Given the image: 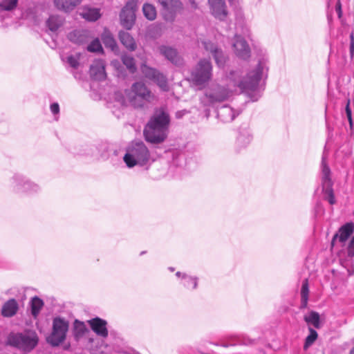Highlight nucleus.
I'll list each match as a JSON object with an SVG mask.
<instances>
[{"instance_id":"obj_37","label":"nucleus","mask_w":354,"mask_h":354,"mask_svg":"<svg viewBox=\"0 0 354 354\" xmlns=\"http://www.w3.org/2000/svg\"><path fill=\"white\" fill-rule=\"evenodd\" d=\"M44 306L43 301L38 297H34L31 300V313L34 317H37Z\"/></svg>"},{"instance_id":"obj_33","label":"nucleus","mask_w":354,"mask_h":354,"mask_svg":"<svg viewBox=\"0 0 354 354\" xmlns=\"http://www.w3.org/2000/svg\"><path fill=\"white\" fill-rule=\"evenodd\" d=\"M304 319L308 325H312L316 328H320V317L318 313L311 311L309 314L306 315Z\"/></svg>"},{"instance_id":"obj_19","label":"nucleus","mask_w":354,"mask_h":354,"mask_svg":"<svg viewBox=\"0 0 354 354\" xmlns=\"http://www.w3.org/2000/svg\"><path fill=\"white\" fill-rule=\"evenodd\" d=\"M112 147V145L109 142H100L91 149L92 152L91 153L87 154L94 156L96 158L106 160L110 156V151H111Z\"/></svg>"},{"instance_id":"obj_10","label":"nucleus","mask_w":354,"mask_h":354,"mask_svg":"<svg viewBox=\"0 0 354 354\" xmlns=\"http://www.w3.org/2000/svg\"><path fill=\"white\" fill-rule=\"evenodd\" d=\"M138 3V0L128 1L120 14V23L127 30L131 29L135 24Z\"/></svg>"},{"instance_id":"obj_51","label":"nucleus","mask_w":354,"mask_h":354,"mask_svg":"<svg viewBox=\"0 0 354 354\" xmlns=\"http://www.w3.org/2000/svg\"><path fill=\"white\" fill-rule=\"evenodd\" d=\"M119 62L118 61H113L112 62V64L114 66H116L117 64H118Z\"/></svg>"},{"instance_id":"obj_12","label":"nucleus","mask_w":354,"mask_h":354,"mask_svg":"<svg viewBox=\"0 0 354 354\" xmlns=\"http://www.w3.org/2000/svg\"><path fill=\"white\" fill-rule=\"evenodd\" d=\"M322 189L327 195V200L330 204L333 205L335 203V196L332 189V181L330 178V170L326 162V153H324L322 160Z\"/></svg>"},{"instance_id":"obj_15","label":"nucleus","mask_w":354,"mask_h":354,"mask_svg":"<svg viewBox=\"0 0 354 354\" xmlns=\"http://www.w3.org/2000/svg\"><path fill=\"white\" fill-rule=\"evenodd\" d=\"M354 232V223H348L342 226L338 232L336 233L331 241L332 246H335L337 243H340L343 246L347 239Z\"/></svg>"},{"instance_id":"obj_20","label":"nucleus","mask_w":354,"mask_h":354,"mask_svg":"<svg viewBox=\"0 0 354 354\" xmlns=\"http://www.w3.org/2000/svg\"><path fill=\"white\" fill-rule=\"evenodd\" d=\"M176 276L181 280L180 284L185 288L189 290H194L197 288L198 283V278L197 277L189 275L185 272L179 271L176 273Z\"/></svg>"},{"instance_id":"obj_16","label":"nucleus","mask_w":354,"mask_h":354,"mask_svg":"<svg viewBox=\"0 0 354 354\" xmlns=\"http://www.w3.org/2000/svg\"><path fill=\"white\" fill-rule=\"evenodd\" d=\"M211 13L219 20H224L227 16L225 0H208Z\"/></svg>"},{"instance_id":"obj_4","label":"nucleus","mask_w":354,"mask_h":354,"mask_svg":"<svg viewBox=\"0 0 354 354\" xmlns=\"http://www.w3.org/2000/svg\"><path fill=\"white\" fill-rule=\"evenodd\" d=\"M129 104L136 108H142L146 102H151L155 100V95L149 88L141 82H137L131 87L130 90H125Z\"/></svg>"},{"instance_id":"obj_39","label":"nucleus","mask_w":354,"mask_h":354,"mask_svg":"<svg viewBox=\"0 0 354 354\" xmlns=\"http://www.w3.org/2000/svg\"><path fill=\"white\" fill-rule=\"evenodd\" d=\"M87 50L91 53H102L103 48L99 39H93L87 46Z\"/></svg>"},{"instance_id":"obj_52","label":"nucleus","mask_w":354,"mask_h":354,"mask_svg":"<svg viewBox=\"0 0 354 354\" xmlns=\"http://www.w3.org/2000/svg\"><path fill=\"white\" fill-rule=\"evenodd\" d=\"M168 269H169L171 272H174V270H175V269H174V268H173V267H169Z\"/></svg>"},{"instance_id":"obj_23","label":"nucleus","mask_w":354,"mask_h":354,"mask_svg":"<svg viewBox=\"0 0 354 354\" xmlns=\"http://www.w3.org/2000/svg\"><path fill=\"white\" fill-rule=\"evenodd\" d=\"M252 140V136L249 129H241L236 140V147L241 150L248 147Z\"/></svg>"},{"instance_id":"obj_28","label":"nucleus","mask_w":354,"mask_h":354,"mask_svg":"<svg viewBox=\"0 0 354 354\" xmlns=\"http://www.w3.org/2000/svg\"><path fill=\"white\" fill-rule=\"evenodd\" d=\"M18 4V0H1L0 1V27L3 26L2 17L4 12L14 10Z\"/></svg>"},{"instance_id":"obj_17","label":"nucleus","mask_w":354,"mask_h":354,"mask_svg":"<svg viewBox=\"0 0 354 354\" xmlns=\"http://www.w3.org/2000/svg\"><path fill=\"white\" fill-rule=\"evenodd\" d=\"M91 330L98 336L106 338L108 335L107 322L100 317H95L88 321Z\"/></svg>"},{"instance_id":"obj_38","label":"nucleus","mask_w":354,"mask_h":354,"mask_svg":"<svg viewBox=\"0 0 354 354\" xmlns=\"http://www.w3.org/2000/svg\"><path fill=\"white\" fill-rule=\"evenodd\" d=\"M308 330L310 333L306 337L305 343L304 345V350H307L310 346H312L318 337V334L315 330H314L311 327H309Z\"/></svg>"},{"instance_id":"obj_46","label":"nucleus","mask_w":354,"mask_h":354,"mask_svg":"<svg viewBox=\"0 0 354 354\" xmlns=\"http://www.w3.org/2000/svg\"><path fill=\"white\" fill-rule=\"evenodd\" d=\"M243 35L245 37L250 38V31L248 27H245L243 30Z\"/></svg>"},{"instance_id":"obj_2","label":"nucleus","mask_w":354,"mask_h":354,"mask_svg":"<svg viewBox=\"0 0 354 354\" xmlns=\"http://www.w3.org/2000/svg\"><path fill=\"white\" fill-rule=\"evenodd\" d=\"M169 121V114L163 108L156 110L144 129L145 140L153 144L162 142L167 136Z\"/></svg>"},{"instance_id":"obj_25","label":"nucleus","mask_w":354,"mask_h":354,"mask_svg":"<svg viewBox=\"0 0 354 354\" xmlns=\"http://www.w3.org/2000/svg\"><path fill=\"white\" fill-rule=\"evenodd\" d=\"M68 37L73 43L83 44L88 39V31L86 30H75L68 34Z\"/></svg>"},{"instance_id":"obj_49","label":"nucleus","mask_w":354,"mask_h":354,"mask_svg":"<svg viewBox=\"0 0 354 354\" xmlns=\"http://www.w3.org/2000/svg\"><path fill=\"white\" fill-rule=\"evenodd\" d=\"M229 3L231 4V5H234L235 4L236 2L239 1V0H228Z\"/></svg>"},{"instance_id":"obj_41","label":"nucleus","mask_w":354,"mask_h":354,"mask_svg":"<svg viewBox=\"0 0 354 354\" xmlns=\"http://www.w3.org/2000/svg\"><path fill=\"white\" fill-rule=\"evenodd\" d=\"M51 113L55 115V120H57L59 113V105L57 102H53L50 106Z\"/></svg>"},{"instance_id":"obj_5","label":"nucleus","mask_w":354,"mask_h":354,"mask_svg":"<svg viewBox=\"0 0 354 354\" xmlns=\"http://www.w3.org/2000/svg\"><path fill=\"white\" fill-rule=\"evenodd\" d=\"M212 64L209 60L201 59L192 71L191 78L196 86L204 87L212 78Z\"/></svg>"},{"instance_id":"obj_55","label":"nucleus","mask_w":354,"mask_h":354,"mask_svg":"<svg viewBox=\"0 0 354 354\" xmlns=\"http://www.w3.org/2000/svg\"><path fill=\"white\" fill-rule=\"evenodd\" d=\"M140 254H145V252H142Z\"/></svg>"},{"instance_id":"obj_40","label":"nucleus","mask_w":354,"mask_h":354,"mask_svg":"<svg viewBox=\"0 0 354 354\" xmlns=\"http://www.w3.org/2000/svg\"><path fill=\"white\" fill-rule=\"evenodd\" d=\"M114 97L115 100L119 103L121 106H127L129 101L128 100L127 95L126 93H123L121 91H117L114 94Z\"/></svg>"},{"instance_id":"obj_11","label":"nucleus","mask_w":354,"mask_h":354,"mask_svg":"<svg viewBox=\"0 0 354 354\" xmlns=\"http://www.w3.org/2000/svg\"><path fill=\"white\" fill-rule=\"evenodd\" d=\"M161 6L165 20L173 21L178 12L183 10V3L180 0H157Z\"/></svg>"},{"instance_id":"obj_30","label":"nucleus","mask_w":354,"mask_h":354,"mask_svg":"<svg viewBox=\"0 0 354 354\" xmlns=\"http://www.w3.org/2000/svg\"><path fill=\"white\" fill-rule=\"evenodd\" d=\"M88 330L84 322L75 319L73 323V335L75 340H80Z\"/></svg>"},{"instance_id":"obj_3","label":"nucleus","mask_w":354,"mask_h":354,"mask_svg":"<svg viewBox=\"0 0 354 354\" xmlns=\"http://www.w3.org/2000/svg\"><path fill=\"white\" fill-rule=\"evenodd\" d=\"M151 159L150 152L143 142H133L127 147L123 161L129 168L147 165Z\"/></svg>"},{"instance_id":"obj_24","label":"nucleus","mask_w":354,"mask_h":354,"mask_svg":"<svg viewBox=\"0 0 354 354\" xmlns=\"http://www.w3.org/2000/svg\"><path fill=\"white\" fill-rule=\"evenodd\" d=\"M119 39L124 46L129 50L134 51L136 49V43L134 38L128 32L121 30L118 34Z\"/></svg>"},{"instance_id":"obj_31","label":"nucleus","mask_w":354,"mask_h":354,"mask_svg":"<svg viewBox=\"0 0 354 354\" xmlns=\"http://www.w3.org/2000/svg\"><path fill=\"white\" fill-rule=\"evenodd\" d=\"M82 17L87 21H95L97 20L101 14L98 8L85 7L80 13Z\"/></svg>"},{"instance_id":"obj_14","label":"nucleus","mask_w":354,"mask_h":354,"mask_svg":"<svg viewBox=\"0 0 354 354\" xmlns=\"http://www.w3.org/2000/svg\"><path fill=\"white\" fill-rule=\"evenodd\" d=\"M233 48L238 57L248 59L250 57V48L242 36L237 34L235 35Z\"/></svg>"},{"instance_id":"obj_1","label":"nucleus","mask_w":354,"mask_h":354,"mask_svg":"<svg viewBox=\"0 0 354 354\" xmlns=\"http://www.w3.org/2000/svg\"><path fill=\"white\" fill-rule=\"evenodd\" d=\"M266 60L262 59L254 70L243 76L241 70H233L226 77L225 85L212 84L205 91L201 97V102L204 106H214L218 103L228 100L232 95L246 93L252 101H257L261 96L262 89L259 84L264 73H267Z\"/></svg>"},{"instance_id":"obj_43","label":"nucleus","mask_w":354,"mask_h":354,"mask_svg":"<svg viewBox=\"0 0 354 354\" xmlns=\"http://www.w3.org/2000/svg\"><path fill=\"white\" fill-rule=\"evenodd\" d=\"M347 252L349 257H354V236L351 238V241H349L347 248Z\"/></svg>"},{"instance_id":"obj_35","label":"nucleus","mask_w":354,"mask_h":354,"mask_svg":"<svg viewBox=\"0 0 354 354\" xmlns=\"http://www.w3.org/2000/svg\"><path fill=\"white\" fill-rule=\"evenodd\" d=\"M309 288L308 279H306L301 288V308H306L308 301Z\"/></svg>"},{"instance_id":"obj_50","label":"nucleus","mask_w":354,"mask_h":354,"mask_svg":"<svg viewBox=\"0 0 354 354\" xmlns=\"http://www.w3.org/2000/svg\"><path fill=\"white\" fill-rule=\"evenodd\" d=\"M350 39H351V42H354V34H353V32L351 33V35H350Z\"/></svg>"},{"instance_id":"obj_13","label":"nucleus","mask_w":354,"mask_h":354,"mask_svg":"<svg viewBox=\"0 0 354 354\" xmlns=\"http://www.w3.org/2000/svg\"><path fill=\"white\" fill-rule=\"evenodd\" d=\"M202 44L204 48L212 55L216 65L219 68H223L227 60V57L222 50L209 41H203Z\"/></svg>"},{"instance_id":"obj_18","label":"nucleus","mask_w":354,"mask_h":354,"mask_svg":"<svg viewBox=\"0 0 354 354\" xmlns=\"http://www.w3.org/2000/svg\"><path fill=\"white\" fill-rule=\"evenodd\" d=\"M90 75L95 80H104L106 78L105 64L102 59H96L91 65Z\"/></svg>"},{"instance_id":"obj_27","label":"nucleus","mask_w":354,"mask_h":354,"mask_svg":"<svg viewBox=\"0 0 354 354\" xmlns=\"http://www.w3.org/2000/svg\"><path fill=\"white\" fill-rule=\"evenodd\" d=\"M102 40L106 48H110L115 53H118L117 43L112 34L107 30H104L102 34Z\"/></svg>"},{"instance_id":"obj_44","label":"nucleus","mask_w":354,"mask_h":354,"mask_svg":"<svg viewBox=\"0 0 354 354\" xmlns=\"http://www.w3.org/2000/svg\"><path fill=\"white\" fill-rule=\"evenodd\" d=\"M349 104H350V102L348 101L346 106V116H347L348 120L349 122L350 126H351V127H352V126H353L352 113H351V110L350 109Z\"/></svg>"},{"instance_id":"obj_54","label":"nucleus","mask_w":354,"mask_h":354,"mask_svg":"<svg viewBox=\"0 0 354 354\" xmlns=\"http://www.w3.org/2000/svg\"><path fill=\"white\" fill-rule=\"evenodd\" d=\"M328 21H329V22H330V20H331V17H330V15H328Z\"/></svg>"},{"instance_id":"obj_34","label":"nucleus","mask_w":354,"mask_h":354,"mask_svg":"<svg viewBox=\"0 0 354 354\" xmlns=\"http://www.w3.org/2000/svg\"><path fill=\"white\" fill-rule=\"evenodd\" d=\"M142 12L144 16L150 21H153L157 16L156 7L151 3H146L142 6Z\"/></svg>"},{"instance_id":"obj_9","label":"nucleus","mask_w":354,"mask_h":354,"mask_svg":"<svg viewBox=\"0 0 354 354\" xmlns=\"http://www.w3.org/2000/svg\"><path fill=\"white\" fill-rule=\"evenodd\" d=\"M140 71L145 77L153 81L161 91H168L169 90L167 78L163 73L145 64L141 65Z\"/></svg>"},{"instance_id":"obj_7","label":"nucleus","mask_w":354,"mask_h":354,"mask_svg":"<svg viewBox=\"0 0 354 354\" xmlns=\"http://www.w3.org/2000/svg\"><path fill=\"white\" fill-rule=\"evenodd\" d=\"M8 342L11 346L24 352H29L37 344L38 337L35 333L30 331L24 333H12L9 335Z\"/></svg>"},{"instance_id":"obj_22","label":"nucleus","mask_w":354,"mask_h":354,"mask_svg":"<svg viewBox=\"0 0 354 354\" xmlns=\"http://www.w3.org/2000/svg\"><path fill=\"white\" fill-rule=\"evenodd\" d=\"M239 114V112L229 106H223L217 111V117L223 122H232Z\"/></svg>"},{"instance_id":"obj_45","label":"nucleus","mask_w":354,"mask_h":354,"mask_svg":"<svg viewBox=\"0 0 354 354\" xmlns=\"http://www.w3.org/2000/svg\"><path fill=\"white\" fill-rule=\"evenodd\" d=\"M335 11L337 14L338 18L341 19L342 16V10L340 0L337 1V3L335 4Z\"/></svg>"},{"instance_id":"obj_42","label":"nucleus","mask_w":354,"mask_h":354,"mask_svg":"<svg viewBox=\"0 0 354 354\" xmlns=\"http://www.w3.org/2000/svg\"><path fill=\"white\" fill-rule=\"evenodd\" d=\"M67 62L73 68H77L79 66L78 59L73 55L68 56L67 57Z\"/></svg>"},{"instance_id":"obj_26","label":"nucleus","mask_w":354,"mask_h":354,"mask_svg":"<svg viewBox=\"0 0 354 354\" xmlns=\"http://www.w3.org/2000/svg\"><path fill=\"white\" fill-rule=\"evenodd\" d=\"M82 0H54L55 7L64 12L73 10L81 3Z\"/></svg>"},{"instance_id":"obj_36","label":"nucleus","mask_w":354,"mask_h":354,"mask_svg":"<svg viewBox=\"0 0 354 354\" xmlns=\"http://www.w3.org/2000/svg\"><path fill=\"white\" fill-rule=\"evenodd\" d=\"M122 62L130 73H134L136 70L135 59L131 55L124 54L122 56Z\"/></svg>"},{"instance_id":"obj_6","label":"nucleus","mask_w":354,"mask_h":354,"mask_svg":"<svg viewBox=\"0 0 354 354\" xmlns=\"http://www.w3.org/2000/svg\"><path fill=\"white\" fill-rule=\"evenodd\" d=\"M69 328V322L61 317H56L53 320L51 333L46 340L53 346H57L64 342Z\"/></svg>"},{"instance_id":"obj_47","label":"nucleus","mask_w":354,"mask_h":354,"mask_svg":"<svg viewBox=\"0 0 354 354\" xmlns=\"http://www.w3.org/2000/svg\"><path fill=\"white\" fill-rule=\"evenodd\" d=\"M187 113L186 110H182L176 112V116L177 118H181L184 115Z\"/></svg>"},{"instance_id":"obj_29","label":"nucleus","mask_w":354,"mask_h":354,"mask_svg":"<svg viewBox=\"0 0 354 354\" xmlns=\"http://www.w3.org/2000/svg\"><path fill=\"white\" fill-rule=\"evenodd\" d=\"M17 309L18 305L17 301L14 299H12L3 304L1 313L3 317H12L16 314Z\"/></svg>"},{"instance_id":"obj_53","label":"nucleus","mask_w":354,"mask_h":354,"mask_svg":"<svg viewBox=\"0 0 354 354\" xmlns=\"http://www.w3.org/2000/svg\"><path fill=\"white\" fill-rule=\"evenodd\" d=\"M350 354H354V347L350 351Z\"/></svg>"},{"instance_id":"obj_32","label":"nucleus","mask_w":354,"mask_h":354,"mask_svg":"<svg viewBox=\"0 0 354 354\" xmlns=\"http://www.w3.org/2000/svg\"><path fill=\"white\" fill-rule=\"evenodd\" d=\"M64 23V19L59 15H51L46 21V26L49 30L52 32L57 31Z\"/></svg>"},{"instance_id":"obj_48","label":"nucleus","mask_w":354,"mask_h":354,"mask_svg":"<svg viewBox=\"0 0 354 354\" xmlns=\"http://www.w3.org/2000/svg\"><path fill=\"white\" fill-rule=\"evenodd\" d=\"M350 55L353 57L354 55V42H350Z\"/></svg>"},{"instance_id":"obj_8","label":"nucleus","mask_w":354,"mask_h":354,"mask_svg":"<svg viewBox=\"0 0 354 354\" xmlns=\"http://www.w3.org/2000/svg\"><path fill=\"white\" fill-rule=\"evenodd\" d=\"M9 186L17 193L35 194L41 189L38 184L19 174H15L12 177L9 182Z\"/></svg>"},{"instance_id":"obj_21","label":"nucleus","mask_w":354,"mask_h":354,"mask_svg":"<svg viewBox=\"0 0 354 354\" xmlns=\"http://www.w3.org/2000/svg\"><path fill=\"white\" fill-rule=\"evenodd\" d=\"M159 50L160 53L164 55L165 58L175 65H180L182 64V59L178 54L176 49L167 46H160Z\"/></svg>"}]
</instances>
